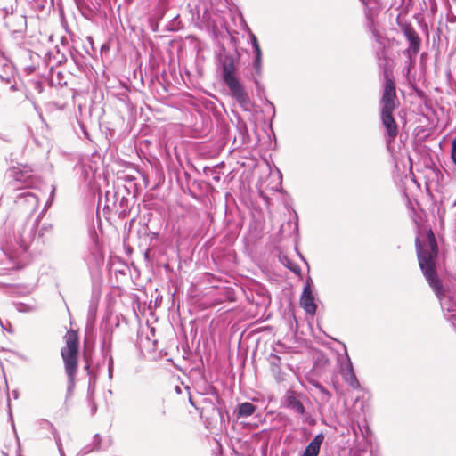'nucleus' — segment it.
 Returning <instances> with one entry per match:
<instances>
[{"instance_id": "obj_1", "label": "nucleus", "mask_w": 456, "mask_h": 456, "mask_svg": "<svg viewBox=\"0 0 456 456\" xmlns=\"http://www.w3.org/2000/svg\"><path fill=\"white\" fill-rule=\"evenodd\" d=\"M37 226V221L19 224L13 232V238L2 244L4 253L11 260L19 261L18 267L26 265L27 254L30 248L35 251L41 248L45 242V235L50 233L53 228L50 224H43L38 229Z\"/></svg>"}, {"instance_id": "obj_2", "label": "nucleus", "mask_w": 456, "mask_h": 456, "mask_svg": "<svg viewBox=\"0 0 456 456\" xmlns=\"http://www.w3.org/2000/svg\"><path fill=\"white\" fill-rule=\"evenodd\" d=\"M415 244L419 268L438 299L442 301L444 288L436 274V266L438 247L433 232H428L426 241L423 243L417 238ZM441 305L444 310L447 311L445 314L447 320L456 328V314H454L456 312V305H452L450 301L441 302Z\"/></svg>"}, {"instance_id": "obj_3", "label": "nucleus", "mask_w": 456, "mask_h": 456, "mask_svg": "<svg viewBox=\"0 0 456 456\" xmlns=\"http://www.w3.org/2000/svg\"><path fill=\"white\" fill-rule=\"evenodd\" d=\"M386 81L383 88V94L380 100L381 104V121L386 129V142L390 144L395 141L398 134V126L393 117V111L395 107V85L393 78L387 75L385 76Z\"/></svg>"}, {"instance_id": "obj_4", "label": "nucleus", "mask_w": 456, "mask_h": 456, "mask_svg": "<svg viewBox=\"0 0 456 456\" xmlns=\"http://www.w3.org/2000/svg\"><path fill=\"white\" fill-rule=\"evenodd\" d=\"M223 69V79L231 92L232 97L246 111L251 110L252 104L248 93L237 77L234 58L232 55H225L221 59Z\"/></svg>"}, {"instance_id": "obj_5", "label": "nucleus", "mask_w": 456, "mask_h": 456, "mask_svg": "<svg viewBox=\"0 0 456 456\" xmlns=\"http://www.w3.org/2000/svg\"><path fill=\"white\" fill-rule=\"evenodd\" d=\"M66 346L61 349L65 371L69 378L68 392H71L77 372L78 337L76 331L68 330L65 335Z\"/></svg>"}, {"instance_id": "obj_6", "label": "nucleus", "mask_w": 456, "mask_h": 456, "mask_svg": "<svg viewBox=\"0 0 456 456\" xmlns=\"http://www.w3.org/2000/svg\"><path fill=\"white\" fill-rule=\"evenodd\" d=\"M303 398H305L303 394L297 393L294 390H288L284 395V405L289 410L298 414L303 423L309 426H314L316 424V420L311 413L305 411L302 402Z\"/></svg>"}, {"instance_id": "obj_7", "label": "nucleus", "mask_w": 456, "mask_h": 456, "mask_svg": "<svg viewBox=\"0 0 456 456\" xmlns=\"http://www.w3.org/2000/svg\"><path fill=\"white\" fill-rule=\"evenodd\" d=\"M0 85L9 87L12 92L21 90V85L17 81L15 67L7 56H0Z\"/></svg>"}, {"instance_id": "obj_8", "label": "nucleus", "mask_w": 456, "mask_h": 456, "mask_svg": "<svg viewBox=\"0 0 456 456\" xmlns=\"http://www.w3.org/2000/svg\"><path fill=\"white\" fill-rule=\"evenodd\" d=\"M367 28L371 32L372 37L375 39L376 43L378 44V47H377L378 58L385 59L386 58L385 48H386V45H387V39L380 34V32L377 28L374 20L370 17V14H367Z\"/></svg>"}, {"instance_id": "obj_9", "label": "nucleus", "mask_w": 456, "mask_h": 456, "mask_svg": "<svg viewBox=\"0 0 456 456\" xmlns=\"http://www.w3.org/2000/svg\"><path fill=\"white\" fill-rule=\"evenodd\" d=\"M7 176L13 181V187L16 186V183H21L25 187H32L34 185V178L28 174V170H22L18 167H14L7 171Z\"/></svg>"}, {"instance_id": "obj_10", "label": "nucleus", "mask_w": 456, "mask_h": 456, "mask_svg": "<svg viewBox=\"0 0 456 456\" xmlns=\"http://www.w3.org/2000/svg\"><path fill=\"white\" fill-rule=\"evenodd\" d=\"M299 304L301 307L309 314L314 315L316 312V304L314 302V297L312 293L309 285L304 287L302 295L300 297Z\"/></svg>"}, {"instance_id": "obj_11", "label": "nucleus", "mask_w": 456, "mask_h": 456, "mask_svg": "<svg viewBox=\"0 0 456 456\" xmlns=\"http://www.w3.org/2000/svg\"><path fill=\"white\" fill-rule=\"evenodd\" d=\"M267 361L270 365V370L274 379L278 383H281L286 379V374L281 370V358L275 354H271Z\"/></svg>"}, {"instance_id": "obj_12", "label": "nucleus", "mask_w": 456, "mask_h": 456, "mask_svg": "<svg viewBox=\"0 0 456 456\" xmlns=\"http://www.w3.org/2000/svg\"><path fill=\"white\" fill-rule=\"evenodd\" d=\"M345 356L346 362L345 363V366L341 365L342 377L350 387H352L353 388H358L360 384L354 372L353 364L346 352L345 353Z\"/></svg>"}, {"instance_id": "obj_13", "label": "nucleus", "mask_w": 456, "mask_h": 456, "mask_svg": "<svg viewBox=\"0 0 456 456\" xmlns=\"http://www.w3.org/2000/svg\"><path fill=\"white\" fill-rule=\"evenodd\" d=\"M4 24L12 33H21L26 28V17L18 13H11Z\"/></svg>"}, {"instance_id": "obj_14", "label": "nucleus", "mask_w": 456, "mask_h": 456, "mask_svg": "<svg viewBox=\"0 0 456 456\" xmlns=\"http://www.w3.org/2000/svg\"><path fill=\"white\" fill-rule=\"evenodd\" d=\"M16 203L20 207L27 206V211L33 213L38 207V198L34 193L26 191L17 197Z\"/></svg>"}, {"instance_id": "obj_15", "label": "nucleus", "mask_w": 456, "mask_h": 456, "mask_svg": "<svg viewBox=\"0 0 456 456\" xmlns=\"http://www.w3.org/2000/svg\"><path fill=\"white\" fill-rule=\"evenodd\" d=\"M367 408H368V405L363 400H361L359 398L354 400V403L353 405V411L351 412V419L353 421L357 422L358 428L361 431H362V426L360 424V420H363V421L366 420L365 411H366Z\"/></svg>"}, {"instance_id": "obj_16", "label": "nucleus", "mask_w": 456, "mask_h": 456, "mask_svg": "<svg viewBox=\"0 0 456 456\" xmlns=\"http://www.w3.org/2000/svg\"><path fill=\"white\" fill-rule=\"evenodd\" d=\"M405 36L409 41V47L405 50L404 54L409 60L416 55L419 51V38L414 30H407Z\"/></svg>"}, {"instance_id": "obj_17", "label": "nucleus", "mask_w": 456, "mask_h": 456, "mask_svg": "<svg viewBox=\"0 0 456 456\" xmlns=\"http://www.w3.org/2000/svg\"><path fill=\"white\" fill-rule=\"evenodd\" d=\"M324 436L322 434L317 435L311 443L305 447L301 456H318L320 447L323 443Z\"/></svg>"}, {"instance_id": "obj_18", "label": "nucleus", "mask_w": 456, "mask_h": 456, "mask_svg": "<svg viewBox=\"0 0 456 456\" xmlns=\"http://www.w3.org/2000/svg\"><path fill=\"white\" fill-rule=\"evenodd\" d=\"M256 410V405L249 402H245L239 403L234 412H236L237 418L240 419L251 416Z\"/></svg>"}, {"instance_id": "obj_19", "label": "nucleus", "mask_w": 456, "mask_h": 456, "mask_svg": "<svg viewBox=\"0 0 456 456\" xmlns=\"http://www.w3.org/2000/svg\"><path fill=\"white\" fill-rule=\"evenodd\" d=\"M38 424L41 428L47 429L53 434V436L55 439L56 444L58 446L59 452H60L61 456H63L64 452L62 451V448H61V438L59 436L57 430L53 427V423H51L50 421H48L46 419H41V420H39Z\"/></svg>"}, {"instance_id": "obj_20", "label": "nucleus", "mask_w": 456, "mask_h": 456, "mask_svg": "<svg viewBox=\"0 0 456 456\" xmlns=\"http://www.w3.org/2000/svg\"><path fill=\"white\" fill-rule=\"evenodd\" d=\"M309 383L314 386L320 394V398L323 403H328L331 398V394L320 382L310 379Z\"/></svg>"}, {"instance_id": "obj_21", "label": "nucleus", "mask_w": 456, "mask_h": 456, "mask_svg": "<svg viewBox=\"0 0 456 456\" xmlns=\"http://www.w3.org/2000/svg\"><path fill=\"white\" fill-rule=\"evenodd\" d=\"M204 395H212L215 402L216 403H219L220 401V396H219V393L217 391V389L212 386V385H207L205 387H204V391L202 392Z\"/></svg>"}, {"instance_id": "obj_22", "label": "nucleus", "mask_w": 456, "mask_h": 456, "mask_svg": "<svg viewBox=\"0 0 456 456\" xmlns=\"http://www.w3.org/2000/svg\"><path fill=\"white\" fill-rule=\"evenodd\" d=\"M253 61V68L257 75L261 74L262 52H256Z\"/></svg>"}, {"instance_id": "obj_23", "label": "nucleus", "mask_w": 456, "mask_h": 456, "mask_svg": "<svg viewBox=\"0 0 456 456\" xmlns=\"http://www.w3.org/2000/svg\"><path fill=\"white\" fill-rule=\"evenodd\" d=\"M16 308L19 312H31L37 309L36 305H28L25 303H16Z\"/></svg>"}, {"instance_id": "obj_24", "label": "nucleus", "mask_w": 456, "mask_h": 456, "mask_svg": "<svg viewBox=\"0 0 456 456\" xmlns=\"http://www.w3.org/2000/svg\"><path fill=\"white\" fill-rule=\"evenodd\" d=\"M249 40H250L251 45L253 47L254 53L261 52V49H260V46L258 44V40H257L256 37L251 31L249 32Z\"/></svg>"}, {"instance_id": "obj_25", "label": "nucleus", "mask_w": 456, "mask_h": 456, "mask_svg": "<svg viewBox=\"0 0 456 456\" xmlns=\"http://www.w3.org/2000/svg\"><path fill=\"white\" fill-rule=\"evenodd\" d=\"M113 370H114V362H113V358L110 356L108 361V376H109L110 379H112Z\"/></svg>"}, {"instance_id": "obj_26", "label": "nucleus", "mask_w": 456, "mask_h": 456, "mask_svg": "<svg viewBox=\"0 0 456 456\" xmlns=\"http://www.w3.org/2000/svg\"><path fill=\"white\" fill-rule=\"evenodd\" d=\"M451 156L453 163L456 165V137L453 139L452 142Z\"/></svg>"}, {"instance_id": "obj_27", "label": "nucleus", "mask_w": 456, "mask_h": 456, "mask_svg": "<svg viewBox=\"0 0 456 456\" xmlns=\"http://www.w3.org/2000/svg\"><path fill=\"white\" fill-rule=\"evenodd\" d=\"M1 12H2V15H3L4 19V21L6 20V19L8 17H10L11 13L14 14L13 12H12V7L10 9L9 8H3L1 10Z\"/></svg>"}, {"instance_id": "obj_28", "label": "nucleus", "mask_w": 456, "mask_h": 456, "mask_svg": "<svg viewBox=\"0 0 456 456\" xmlns=\"http://www.w3.org/2000/svg\"><path fill=\"white\" fill-rule=\"evenodd\" d=\"M88 401L91 406L92 414H94L97 409L96 404L94 403L91 396L88 397Z\"/></svg>"}, {"instance_id": "obj_29", "label": "nucleus", "mask_w": 456, "mask_h": 456, "mask_svg": "<svg viewBox=\"0 0 456 456\" xmlns=\"http://www.w3.org/2000/svg\"><path fill=\"white\" fill-rule=\"evenodd\" d=\"M255 84H256V91L258 94H260V92L264 91L263 86L258 82L257 79H255Z\"/></svg>"}, {"instance_id": "obj_30", "label": "nucleus", "mask_w": 456, "mask_h": 456, "mask_svg": "<svg viewBox=\"0 0 456 456\" xmlns=\"http://www.w3.org/2000/svg\"><path fill=\"white\" fill-rule=\"evenodd\" d=\"M100 440H101V439H100L99 435H95V436H94V442H93V443H94V445L95 447H97V446L99 445V444H100Z\"/></svg>"}, {"instance_id": "obj_31", "label": "nucleus", "mask_w": 456, "mask_h": 456, "mask_svg": "<svg viewBox=\"0 0 456 456\" xmlns=\"http://www.w3.org/2000/svg\"><path fill=\"white\" fill-rule=\"evenodd\" d=\"M35 70V67L34 66H28V67H26L25 68V71L27 74H31L33 73Z\"/></svg>"}, {"instance_id": "obj_32", "label": "nucleus", "mask_w": 456, "mask_h": 456, "mask_svg": "<svg viewBox=\"0 0 456 456\" xmlns=\"http://www.w3.org/2000/svg\"><path fill=\"white\" fill-rule=\"evenodd\" d=\"M267 105L271 108V110H273V113L274 114L275 109H274L273 103L269 102V101H267Z\"/></svg>"}, {"instance_id": "obj_33", "label": "nucleus", "mask_w": 456, "mask_h": 456, "mask_svg": "<svg viewBox=\"0 0 456 456\" xmlns=\"http://www.w3.org/2000/svg\"><path fill=\"white\" fill-rule=\"evenodd\" d=\"M0 56H6V55L3 53V51H2L1 49H0Z\"/></svg>"}, {"instance_id": "obj_34", "label": "nucleus", "mask_w": 456, "mask_h": 456, "mask_svg": "<svg viewBox=\"0 0 456 456\" xmlns=\"http://www.w3.org/2000/svg\"><path fill=\"white\" fill-rule=\"evenodd\" d=\"M176 391H177V393H180V392H181V390H180L179 387H176Z\"/></svg>"}, {"instance_id": "obj_35", "label": "nucleus", "mask_w": 456, "mask_h": 456, "mask_svg": "<svg viewBox=\"0 0 456 456\" xmlns=\"http://www.w3.org/2000/svg\"><path fill=\"white\" fill-rule=\"evenodd\" d=\"M214 179H215L216 181H219V177H218V176H215V177H214Z\"/></svg>"}, {"instance_id": "obj_36", "label": "nucleus", "mask_w": 456, "mask_h": 456, "mask_svg": "<svg viewBox=\"0 0 456 456\" xmlns=\"http://www.w3.org/2000/svg\"><path fill=\"white\" fill-rule=\"evenodd\" d=\"M7 401H8L7 405H8V407H10V399L8 398Z\"/></svg>"}, {"instance_id": "obj_37", "label": "nucleus", "mask_w": 456, "mask_h": 456, "mask_svg": "<svg viewBox=\"0 0 456 456\" xmlns=\"http://www.w3.org/2000/svg\"><path fill=\"white\" fill-rule=\"evenodd\" d=\"M363 428L366 429V431H368V427L367 426H363Z\"/></svg>"}]
</instances>
